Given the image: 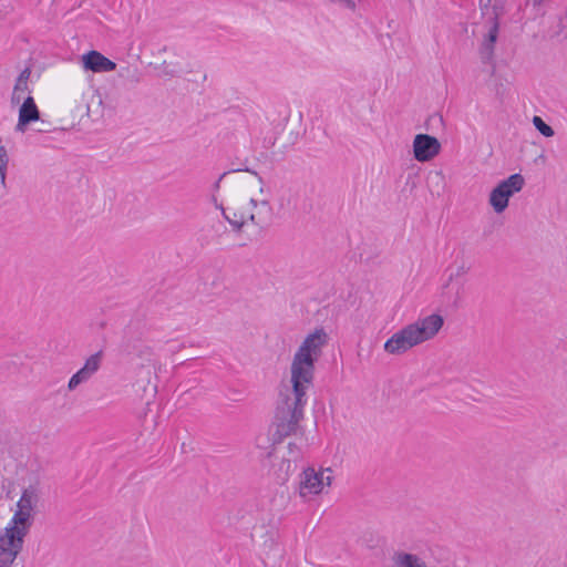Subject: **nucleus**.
Listing matches in <instances>:
<instances>
[{
  "label": "nucleus",
  "instance_id": "5",
  "mask_svg": "<svg viewBox=\"0 0 567 567\" xmlns=\"http://www.w3.org/2000/svg\"><path fill=\"white\" fill-rule=\"evenodd\" d=\"M24 539L12 533L0 530V567H12L22 551Z\"/></svg>",
  "mask_w": 567,
  "mask_h": 567
},
{
  "label": "nucleus",
  "instance_id": "23",
  "mask_svg": "<svg viewBox=\"0 0 567 567\" xmlns=\"http://www.w3.org/2000/svg\"><path fill=\"white\" fill-rule=\"evenodd\" d=\"M466 269L464 267H461L457 271V275L465 274Z\"/></svg>",
  "mask_w": 567,
  "mask_h": 567
},
{
  "label": "nucleus",
  "instance_id": "14",
  "mask_svg": "<svg viewBox=\"0 0 567 567\" xmlns=\"http://www.w3.org/2000/svg\"><path fill=\"white\" fill-rule=\"evenodd\" d=\"M103 357V350H99L85 360L83 368L94 375L102 365Z\"/></svg>",
  "mask_w": 567,
  "mask_h": 567
},
{
  "label": "nucleus",
  "instance_id": "17",
  "mask_svg": "<svg viewBox=\"0 0 567 567\" xmlns=\"http://www.w3.org/2000/svg\"><path fill=\"white\" fill-rule=\"evenodd\" d=\"M236 172H248V173H251L252 175L257 176L258 177V181L260 183H262V177L256 172V171H251L250 168L248 167H237V168H231L230 171L228 172H224L219 178L216 181V183L214 184V188L215 189H218L220 187V182L221 179L229 173H236Z\"/></svg>",
  "mask_w": 567,
  "mask_h": 567
},
{
  "label": "nucleus",
  "instance_id": "1",
  "mask_svg": "<svg viewBox=\"0 0 567 567\" xmlns=\"http://www.w3.org/2000/svg\"><path fill=\"white\" fill-rule=\"evenodd\" d=\"M328 341L329 337L326 330L317 328L305 338L296 351L290 367L291 385H284L280 389L276 408L275 436L278 440L293 434L303 419L307 390L311 386L315 378V363Z\"/></svg>",
  "mask_w": 567,
  "mask_h": 567
},
{
  "label": "nucleus",
  "instance_id": "3",
  "mask_svg": "<svg viewBox=\"0 0 567 567\" xmlns=\"http://www.w3.org/2000/svg\"><path fill=\"white\" fill-rule=\"evenodd\" d=\"M525 179L522 174L515 173L502 181L489 195V204L496 213H503L507 206L509 197L518 193L524 187Z\"/></svg>",
  "mask_w": 567,
  "mask_h": 567
},
{
  "label": "nucleus",
  "instance_id": "20",
  "mask_svg": "<svg viewBox=\"0 0 567 567\" xmlns=\"http://www.w3.org/2000/svg\"><path fill=\"white\" fill-rule=\"evenodd\" d=\"M221 212H223V216L225 217V219L237 230H240L244 226V221L243 220H234V219H230L226 213H225V209L224 207L220 205L219 206Z\"/></svg>",
  "mask_w": 567,
  "mask_h": 567
},
{
  "label": "nucleus",
  "instance_id": "22",
  "mask_svg": "<svg viewBox=\"0 0 567 567\" xmlns=\"http://www.w3.org/2000/svg\"><path fill=\"white\" fill-rule=\"evenodd\" d=\"M545 0H532L534 6H540Z\"/></svg>",
  "mask_w": 567,
  "mask_h": 567
},
{
  "label": "nucleus",
  "instance_id": "19",
  "mask_svg": "<svg viewBox=\"0 0 567 567\" xmlns=\"http://www.w3.org/2000/svg\"><path fill=\"white\" fill-rule=\"evenodd\" d=\"M137 355L141 358V359H145L147 361H151L152 357L154 355V350L152 347L150 346H144L142 347L138 352H137Z\"/></svg>",
  "mask_w": 567,
  "mask_h": 567
},
{
  "label": "nucleus",
  "instance_id": "16",
  "mask_svg": "<svg viewBox=\"0 0 567 567\" xmlns=\"http://www.w3.org/2000/svg\"><path fill=\"white\" fill-rule=\"evenodd\" d=\"M533 124L534 126L537 128V131L544 135L545 137H551L554 136L555 132L553 130L551 126H549L548 124H546L542 117L539 116H534L533 118Z\"/></svg>",
  "mask_w": 567,
  "mask_h": 567
},
{
  "label": "nucleus",
  "instance_id": "18",
  "mask_svg": "<svg viewBox=\"0 0 567 567\" xmlns=\"http://www.w3.org/2000/svg\"><path fill=\"white\" fill-rule=\"evenodd\" d=\"M28 90V83H20L19 81L16 82L12 100L19 102L22 100V93Z\"/></svg>",
  "mask_w": 567,
  "mask_h": 567
},
{
  "label": "nucleus",
  "instance_id": "10",
  "mask_svg": "<svg viewBox=\"0 0 567 567\" xmlns=\"http://www.w3.org/2000/svg\"><path fill=\"white\" fill-rule=\"evenodd\" d=\"M39 110L32 96H28L19 111V120L17 124V131L24 132V128L31 122L39 120Z\"/></svg>",
  "mask_w": 567,
  "mask_h": 567
},
{
  "label": "nucleus",
  "instance_id": "4",
  "mask_svg": "<svg viewBox=\"0 0 567 567\" xmlns=\"http://www.w3.org/2000/svg\"><path fill=\"white\" fill-rule=\"evenodd\" d=\"M331 470L326 468L317 472L312 467L306 468L300 475L299 494L301 497L319 494L324 485L332 481Z\"/></svg>",
  "mask_w": 567,
  "mask_h": 567
},
{
  "label": "nucleus",
  "instance_id": "21",
  "mask_svg": "<svg viewBox=\"0 0 567 567\" xmlns=\"http://www.w3.org/2000/svg\"><path fill=\"white\" fill-rule=\"evenodd\" d=\"M30 74H31V71H30V69L27 68L20 73L17 81H19L20 83H28Z\"/></svg>",
  "mask_w": 567,
  "mask_h": 567
},
{
  "label": "nucleus",
  "instance_id": "6",
  "mask_svg": "<svg viewBox=\"0 0 567 567\" xmlns=\"http://www.w3.org/2000/svg\"><path fill=\"white\" fill-rule=\"evenodd\" d=\"M441 152L440 141L429 134H417L413 140V155L417 162H430Z\"/></svg>",
  "mask_w": 567,
  "mask_h": 567
},
{
  "label": "nucleus",
  "instance_id": "12",
  "mask_svg": "<svg viewBox=\"0 0 567 567\" xmlns=\"http://www.w3.org/2000/svg\"><path fill=\"white\" fill-rule=\"evenodd\" d=\"M250 204L254 206V207H260V212H258L257 214H251L249 216V220L257 225V226H261L264 224H266L267 221V217H264L262 216V210L266 212L267 216L270 215V212H271V207H270V204L268 200L264 199L261 202H257L256 199L251 198L250 199Z\"/></svg>",
  "mask_w": 567,
  "mask_h": 567
},
{
  "label": "nucleus",
  "instance_id": "7",
  "mask_svg": "<svg viewBox=\"0 0 567 567\" xmlns=\"http://www.w3.org/2000/svg\"><path fill=\"white\" fill-rule=\"evenodd\" d=\"M32 524V513L18 507L10 522L2 530L9 534L12 533L14 536H19L20 538L24 539L29 534Z\"/></svg>",
  "mask_w": 567,
  "mask_h": 567
},
{
  "label": "nucleus",
  "instance_id": "8",
  "mask_svg": "<svg viewBox=\"0 0 567 567\" xmlns=\"http://www.w3.org/2000/svg\"><path fill=\"white\" fill-rule=\"evenodd\" d=\"M498 13L494 12V16L491 18L489 29L480 49L481 60L483 63H491L494 60V44L498 37Z\"/></svg>",
  "mask_w": 567,
  "mask_h": 567
},
{
  "label": "nucleus",
  "instance_id": "2",
  "mask_svg": "<svg viewBox=\"0 0 567 567\" xmlns=\"http://www.w3.org/2000/svg\"><path fill=\"white\" fill-rule=\"evenodd\" d=\"M444 324L441 315L432 313L404 326L389 338L383 348L389 354L400 355L410 349L433 339Z\"/></svg>",
  "mask_w": 567,
  "mask_h": 567
},
{
  "label": "nucleus",
  "instance_id": "11",
  "mask_svg": "<svg viewBox=\"0 0 567 567\" xmlns=\"http://www.w3.org/2000/svg\"><path fill=\"white\" fill-rule=\"evenodd\" d=\"M39 498L40 496L38 487L34 485H29L23 489L21 497L17 503V507H21L32 513L39 502Z\"/></svg>",
  "mask_w": 567,
  "mask_h": 567
},
{
  "label": "nucleus",
  "instance_id": "15",
  "mask_svg": "<svg viewBox=\"0 0 567 567\" xmlns=\"http://www.w3.org/2000/svg\"><path fill=\"white\" fill-rule=\"evenodd\" d=\"M159 76L163 78H173L177 75L181 71L178 63L164 61L161 65L157 66Z\"/></svg>",
  "mask_w": 567,
  "mask_h": 567
},
{
  "label": "nucleus",
  "instance_id": "13",
  "mask_svg": "<svg viewBox=\"0 0 567 567\" xmlns=\"http://www.w3.org/2000/svg\"><path fill=\"white\" fill-rule=\"evenodd\" d=\"M92 377L93 374L82 367L70 378L68 383L69 391H74L80 384L87 382Z\"/></svg>",
  "mask_w": 567,
  "mask_h": 567
},
{
  "label": "nucleus",
  "instance_id": "9",
  "mask_svg": "<svg viewBox=\"0 0 567 567\" xmlns=\"http://www.w3.org/2000/svg\"><path fill=\"white\" fill-rule=\"evenodd\" d=\"M82 64L85 70L93 72H110L116 68L115 62L94 50L82 55Z\"/></svg>",
  "mask_w": 567,
  "mask_h": 567
}]
</instances>
